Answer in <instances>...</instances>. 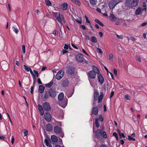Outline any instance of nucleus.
I'll return each instance as SVG.
<instances>
[{
  "label": "nucleus",
  "mask_w": 147,
  "mask_h": 147,
  "mask_svg": "<svg viewBox=\"0 0 147 147\" xmlns=\"http://www.w3.org/2000/svg\"><path fill=\"white\" fill-rule=\"evenodd\" d=\"M114 92L113 91H112L111 92V94H110V98H111L114 95Z\"/></svg>",
  "instance_id": "nucleus-55"
},
{
  "label": "nucleus",
  "mask_w": 147,
  "mask_h": 147,
  "mask_svg": "<svg viewBox=\"0 0 147 147\" xmlns=\"http://www.w3.org/2000/svg\"><path fill=\"white\" fill-rule=\"evenodd\" d=\"M14 138L13 136H12V138L11 140V142L12 144H14Z\"/></svg>",
  "instance_id": "nucleus-62"
},
{
  "label": "nucleus",
  "mask_w": 147,
  "mask_h": 147,
  "mask_svg": "<svg viewBox=\"0 0 147 147\" xmlns=\"http://www.w3.org/2000/svg\"><path fill=\"white\" fill-rule=\"evenodd\" d=\"M68 52L67 51H66L65 50H62V53L63 54H65Z\"/></svg>",
  "instance_id": "nucleus-64"
},
{
  "label": "nucleus",
  "mask_w": 147,
  "mask_h": 147,
  "mask_svg": "<svg viewBox=\"0 0 147 147\" xmlns=\"http://www.w3.org/2000/svg\"><path fill=\"white\" fill-rule=\"evenodd\" d=\"M69 45H67L65 44L64 47V48L65 49H67L68 48Z\"/></svg>",
  "instance_id": "nucleus-57"
},
{
  "label": "nucleus",
  "mask_w": 147,
  "mask_h": 147,
  "mask_svg": "<svg viewBox=\"0 0 147 147\" xmlns=\"http://www.w3.org/2000/svg\"><path fill=\"white\" fill-rule=\"evenodd\" d=\"M109 59L110 60H113V55L112 54H110L109 55Z\"/></svg>",
  "instance_id": "nucleus-49"
},
{
  "label": "nucleus",
  "mask_w": 147,
  "mask_h": 147,
  "mask_svg": "<svg viewBox=\"0 0 147 147\" xmlns=\"http://www.w3.org/2000/svg\"><path fill=\"white\" fill-rule=\"evenodd\" d=\"M72 2L74 3L77 5L80 6L81 3L79 0H71Z\"/></svg>",
  "instance_id": "nucleus-30"
},
{
  "label": "nucleus",
  "mask_w": 147,
  "mask_h": 147,
  "mask_svg": "<svg viewBox=\"0 0 147 147\" xmlns=\"http://www.w3.org/2000/svg\"><path fill=\"white\" fill-rule=\"evenodd\" d=\"M50 97V96L48 90L45 91V94L44 97L45 100H46L49 98Z\"/></svg>",
  "instance_id": "nucleus-20"
},
{
  "label": "nucleus",
  "mask_w": 147,
  "mask_h": 147,
  "mask_svg": "<svg viewBox=\"0 0 147 147\" xmlns=\"http://www.w3.org/2000/svg\"><path fill=\"white\" fill-rule=\"evenodd\" d=\"M45 89V87L43 85H40L38 87V92L40 93H42Z\"/></svg>",
  "instance_id": "nucleus-21"
},
{
  "label": "nucleus",
  "mask_w": 147,
  "mask_h": 147,
  "mask_svg": "<svg viewBox=\"0 0 147 147\" xmlns=\"http://www.w3.org/2000/svg\"><path fill=\"white\" fill-rule=\"evenodd\" d=\"M142 13L141 8L140 7H139L136 11L135 14L136 15H138L141 14Z\"/></svg>",
  "instance_id": "nucleus-24"
},
{
  "label": "nucleus",
  "mask_w": 147,
  "mask_h": 147,
  "mask_svg": "<svg viewBox=\"0 0 147 147\" xmlns=\"http://www.w3.org/2000/svg\"><path fill=\"white\" fill-rule=\"evenodd\" d=\"M95 68L97 70L96 72L94 70H91L88 71V77H90L91 79H94L96 76V73H98L99 72V70L97 68L95 67Z\"/></svg>",
  "instance_id": "nucleus-4"
},
{
  "label": "nucleus",
  "mask_w": 147,
  "mask_h": 147,
  "mask_svg": "<svg viewBox=\"0 0 147 147\" xmlns=\"http://www.w3.org/2000/svg\"><path fill=\"white\" fill-rule=\"evenodd\" d=\"M96 137L98 139H99L102 137L104 138H107V135L106 131H102V130L98 129L95 132Z\"/></svg>",
  "instance_id": "nucleus-2"
},
{
  "label": "nucleus",
  "mask_w": 147,
  "mask_h": 147,
  "mask_svg": "<svg viewBox=\"0 0 147 147\" xmlns=\"http://www.w3.org/2000/svg\"><path fill=\"white\" fill-rule=\"evenodd\" d=\"M50 97L53 98L57 95L56 90L54 89L51 88L49 90H48Z\"/></svg>",
  "instance_id": "nucleus-10"
},
{
  "label": "nucleus",
  "mask_w": 147,
  "mask_h": 147,
  "mask_svg": "<svg viewBox=\"0 0 147 147\" xmlns=\"http://www.w3.org/2000/svg\"><path fill=\"white\" fill-rule=\"evenodd\" d=\"M116 36L119 38L120 39H122L123 38V36L122 35H120V36H119V35H117V34H115Z\"/></svg>",
  "instance_id": "nucleus-44"
},
{
  "label": "nucleus",
  "mask_w": 147,
  "mask_h": 147,
  "mask_svg": "<svg viewBox=\"0 0 147 147\" xmlns=\"http://www.w3.org/2000/svg\"><path fill=\"white\" fill-rule=\"evenodd\" d=\"M33 72L35 74L36 77H38L39 76V75L38 71L34 69L33 70Z\"/></svg>",
  "instance_id": "nucleus-46"
},
{
  "label": "nucleus",
  "mask_w": 147,
  "mask_h": 147,
  "mask_svg": "<svg viewBox=\"0 0 147 147\" xmlns=\"http://www.w3.org/2000/svg\"><path fill=\"white\" fill-rule=\"evenodd\" d=\"M32 77L33 80V84H34L36 81V78L35 75L32 76Z\"/></svg>",
  "instance_id": "nucleus-53"
},
{
  "label": "nucleus",
  "mask_w": 147,
  "mask_h": 147,
  "mask_svg": "<svg viewBox=\"0 0 147 147\" xmlns=\"http://www.w3.org/2000/svg\"><path fill=\"white\" fill-rule=\"evenodd\" d=\"M91 41L93 42L96 43L97 42V40L95 36H92L91 38Z\"/></svg>",
  "instance_id": "nucleus-31"
},
{
  "label": "nucleus",
  "mask_w": 147,
  "mask_h": 147,
  "mask_svg": "<svg viewBox=\"0 0 147 147\" xmlns=\"http://www.w3.org/2000/svg\"><path fill=\"white\" fill-rule=\"evenodd\" d=\"M58 33V31L56 30H54L53 32V34L55 35H57Z\"/></svg>",
  "instance_id": "nucleus-48"
},
{
  "label": "nucleus",
  "mask_w": 147,
  "mask_h": 147,
  "mask_svg": "<svg viewBox=\"0 0 147 147\" xmlns=\"http://www.w3.org/2000/svg\"><path fill=\"white\" fill-rule=\"evenodd\" d=\"M139 0H126L125 5L128 7H135L138 4Z\"/></svg>",
  "instance_id": "nucleus-1"
},
{
  "label": "nucleus",
  "mask_w": 147,
  "mask_h": 147,
  "mask_svg": "<svg viewBox=\"0 0 147 147\" xmlns=\"http://www.w3.org/2000/svg\"><path fill=\"white\" fill-rule=\"evenodd\" d=\"M97 78L99 82L101 84H103L104 82V79L102 75L99 73L97 75Z\"/></svg>",
  "instance_id": "nucleus-13"
},
{
  "label": "nucleus",
  "mask_w": 147,
  "mask_h": 147,
  "mask_svg": "<svg viewBox=\"0 0 147 147\" xmlns=\"http://www.w3.org/2000/svg\"><path fill=\"white\" fill-rule=\"evenodd\" d=\"M46 130L48 131H51L53 129V127L51 124L48 123L46 125Z\"/></svg>",
  "instance_id": "nucleus-19"
},
{
  "label": "nucleus",
  "mask_w": 147,
  "mask_h": 147,
  "mask_svg": "<svg viewBox=\"0 0 147 147\" xmlns=\"http://www.w3.org/2000/svg\"><path fill=\"white\" fill-rule=\"evenodd\" d=\"M42 107L45 111L47 112L49 111L51 109L49 103L46 102L43 103Z\"/></svg>",
  "instance_id": "nucleus-9"
},
{
  "label": "nucleus",
  "mask_w": 147,
  "mask_h": 147,
  "mask_svg": "<svg viewBox=\"0 0 147 147\" xmlns=\"http://www.w3.org/2000/svg\"><path fill=\"white\" fill-rule=\"evenodd\" d=\"M51 141L54 142H57L58 141L57 137L55 135H53L51 136Z\"/></svg>",
  "instance_id": "nucleus-22"
},
{
  "label": "nucleus",
  "mask_w": 147,
  "mask_h": 147,
  "mask_svg": "<svg viewBox=\"0 0 147 147\" xmlns=\"http://www.w3.org/2000/svg\"><path fill=\"white\" fill-rule=\"evenodd\" d=\"M122 1V0H112L109 3V6L111 9H113L118 4Z\"/></svg>",
  "instance_id": "nucleus-3"
},
{
  "label": "nucleus",
  "mask_w": 147,
  "mask_h": 147,
  "mask_svg": "<svg viewBox=\"0 0 147 147\" xmlns=\"http://www.w3.org/2000/svg\"><path fill=\"white\" fill-rule=\"evenodd\" d=\"M97 51L99 53H103V52L101 49L98 48H97Z\"/></svg>",
  "instance_id": "nucleus-45"
},
{
  "label": "nucleus",
  "mask_w": 147,
  "mask_h": 147,
  "mask_svg": "<svg viewBox=\"0 0 147 147\" xmlns=\"http://www.w3.org/2000/svg\"><path fill=\"white\" fill-rule=\"evenodd\" d=\"M113 72H114V74L115 75L117 76V70L115 69H113Z\"/></svg>",
  "instance_id": "nucleus-59"
},
{
  "label": "nucleus",
  "mask_w": 147,
  "mask_h": 147,
  "mask_svg": "<svg viewBox=\"0 0 147 147\" xmlns=\"http://www.w3.org/2000/svg\"><path fill=\"white\" fill-rule=\"evenodd\" d=\"M98 109L97 106L96 105L95 107L93 106L92 109V113L94 115H96L98 114Z\"/></svg>",
  "instance_id": "nucleus-15"
},
{
  "label": "nucleus",
  "mask_w": 147,
  "mask_h": 147,
  "mask_svg": "<svg viewBox=\"0 0 147 147\" xmlns=\"http://www.w3.org/2000/svg\"><path fill=\"white\" fill-rule=\"evenodd\" d=\"M128 139L129 141H134L135 140V139L134 138H133L131 136H128Z\"/></svg>",
  "instance_id": "nucleus-35"
},
{
  "label": "nucleus",
  "mask_w": 147,
  "mask_h": 147,
  "mask_svg": "<svg viewBox=\"0 0 147 147\" xmlns=\"http://www.w3.org/2000/svg\"><path fill=\"white\" fill-rule=\"evenodd\" d=\"M94 20L95 22L98 24L100 22V21L99 20L97 19H95Z\"/></svg>",
  "instance_id": "nucleus-63"
},
{
  "label": "nucleus",
  "mask_w": 147,
  "mask_h": 147,
  "mask_svg": "<svg viewBox=\"0 0 147 147\" xmlns=\"http://www.w3.org/2000/svg\"><path fill=\"white\" fill-rule=\"evenodd\" d=\"M76 21L78 24H82V21L81 18H80L79 19H77L76 20Z\"/></svg>",
  "instance_id": "nucleus-40"
},
{
  "label": "nucleus",
  "mask_w": 147,
  "mask_h": 147,
  "mask_svg": "<svg viewBox=\"0 0 147 147\" xmlns=\"http://www.w3.org/2000/svg\"><path fill=\"white\" fill-rule=\"evenodd\" d=\"M45 120L48 122H50L51 120V114L48 113H45L44 115Z\"/></svg>",
  "instance_id": "nucleus-11"
},
{
  "label": "nucleus",
  "mask_w": 147,
  "mask_h": 147,
  "mask_svg": "<svg viewBox=\"0 0 147 147\" xmlns=\"http://www.w3.org/2000/svg\"><path fill=\"white\" fill-rule=\"evenodd\" d=\"M1 67L4 71L6 70L7 68V64L6 61H3L1 63Z\"/></svg>",
  "instance_id": "nucleus-14"
},
{
  "label": "nucleus",
  "mask_w": 147,
  "mask_h": 147,
  "mask_svg": "<svg viewBox=\"0 0 147 147\" xmlns=\"http://www.w3.org/2000/svg\"><path fill=\"white\" fill-rule=\"evenodd\" d=\"M119 135V138L120 139L122 137L125 138V136L123 133H121Z\"/></svg>",
  "instance_id": "nucleus-43"
},
{
  "label": "nucleus",
  "mask_w": 147,
  "mask_h": 147,
  "mask_svg": "<svg viewBox=\"0 0 147 147\" xmlns=\"http://www.w3.org/2000/svg\"><path fill=\"white\" fill-rule=\"evenodd\" d=\"M44 143L45 145L47 146H49V142L47 139H45L44 141Z\"/></svg>",
  "instance_id": "nucleus-39"
},
{
  "label": "nucleus",
  "mask_w": 147,
  "mask_h": 147,
  "mask_svg": "<svg viewBox=\"0 0 147 147\" xmlns=\"http://www.w3.org/2000/svg\"><path fill=\"white\" fill-rule=\"evenodd\" d=\"M22 49L23 53H24L26 52V47L25 45H23L22 46Z\"/></svg>",
  "instance_id": "nucleus-42"
},
{
  "label": "nucleus",
  "mask_w": 147,
  "mask_h": 147,
  "mask_svg": "<svg viewBox=\"0 0 147 147\" xmlns=\"http://www.w3.org/2000/svg\"><path fill=\"white\" fill-rule=\"evenodd\" d=\"M69 81L67 79H63L61 81V85L63 87H66L69 85Z\"/></svg>",
  "instance_id": "nucleus-12"
},
{
  "label": "nucleus",
  "mask_w": 147,
  "mask_h": 147,
  "mask_svg": "<svg viewBox=\"0 0 147 147\" xmlns=\"http://www.w3.org/2000/svg\"><path fill=\"white\" fill-rule=\"evenodd\" d=\"M99 119L98 118H96L95 119V124L97 128H98L100 127V123L98 121Z\"/></svg>",
  "instance_id": "nucleus-28"
},
{
  "label": "nucleus",
  "mask_w": 147,
  "mask_h": 147,
  "mask_svg": "<svg viewBox=\"0 0 147 147\" xmlns=\"http://www.w3.org/2000/svg\"><path fill=\"white\" fill-rule=\"evenodd\" d=\"M136 60H137L138 61H139L140 62H141V59L140 57L139 56H137L136 57Z\"/></svg>",
  "instance_id": "nucleus-54"
},
{
  "label": "nucleus",
  "mask_w": 147,
  "mask_h": 147,
  "mask_svg": "<svg viewBox=\"0 0 147 147\" xmlns=\"http://www.w3.org/2000/svg\"><path fill=\"white\" fill-rule=\"evenodd\" d=\"M52 15L56 18L57 21L59 22V25H60L61 28H62V23L61 18L59 13H53Z\"/></svg>",
  "instance_id": "nucleus-5"
},
{
  "label": "nucleus",
  "mask_w": 147,
  "mask_h": 147,
  "mask_svg": "<svg viewBox=\"0 0 147 147\" xmlns=\"http://www.w3.org/2000/svg\"><path fill=\"white\" fill-rule=\"evenodd\" d=\"M90 4L92 5H94L96 4L97 2L96 0H90Z\"/></svg>",
  "instance_id": "nucleus-33"
},
{
  "label": "nucleus",
  "mask_w": 147,
  "mask_h": 147,
  "mask_svg": "<svg viewBox=\"0 0 147 147\" xmlns=\"http://www.w3.org/2000/svg\"><path fill=\"white\" fill-rule=\"evenodd\" d=\"M37 107L38 111L40 113L41 115H43L44 114V111L43 109V107L41 105L38 104L37 105Z\"/></svg>",
  "instance_id": "nucleus-17"
},
{
  "label": "nucleus",
  "mask_w": 147,
  "mask_h": 147,
  "mask_svg": "<svg viewBox=\"0 0 147 147\" xmlns=\"http://www.w3.org/2000/svg\"><path fill=\"white\" fill-rule=\"evenodd\" d=\"M104 94L102 92L100 93V96L98 97V103L100 102L103 97Z\"/></svg>",
  "instance_id": "nucleus-23"
},
{
  "label": "nucleus",
  "mask_w": 147,
  "mask_h": 147,
  "mask_svg": "<svg viewBox=\"0 0 147 147\" xmlns=\"http://www.w3.org/2000/svg\"><path fill=\"white\" fill-rule=\"evenodd\" d=\"M22 132L24 134V136H26L28 133V131L26 129H24L22 130Z\"/></svg>",
  "instance_id": "nucleus-34"
},
{
  "label": "nucleus",
  "mask_w": 147,
  "mask_h": 147,
  "mask_svg": "<svg viewBox=\"0 0 147 147\" xmlns=\"http://www.w3.org/2000/svg\"><path fill=\"white\" fill-rule=\"evenodd\" d=\"M37 82L39 84H42V82L41 81V80H40V79L39 78H38V79Z\"/></svg>",
  "instance_id": "nucleus-60"
},
{
  "label": "nucleus",
  "mask_w": 147,
  "mask_h": 147,
  "mask_svg": "<svg viewBox=\"0 0 147 147\" xmlns=\"http://www.w3.org/2000/svg\"><path fill=\"white\" fill-rule=\"evenodd\" d=\"M67 8V4L66 3H64L61 6V9L63 10H66Z\"/></svg>",
  "instance_id": "nucleus-26"
},
{
  "label": "nucleus",
  "mask_w": 147,
  "mask_h": 147,
  "mask_svg": "<svg viewBox=\"0 0 147 147\" xmlns=\"http://www.w3.org/2000/svg\"><path fill=\"white\" fill-rule=\"evenodd\" d=\"M85 18L86 20V23H88L90 26V27L91 28H92V26L90 24V21L89 20L88 18L86 16H85Z\"/></svg>",
  "instance_id": "nucleus-36"
},
{
  "label": "nucleus",
  "mask_w": 147,
  "mask_h": 147,
  "mask_svg": "<svg viewBox=\"0 0 147 147\" xmlns=\"http://www.w3.org/2000/svg\"><path fill=\"white\" fill-rule=\"evenodd\" d=\"M84 58L82 54L79 53L76 56V59L77 62L81 63L83 61Z\"/></svg>",
  "instance_id": "nucleus-8"
},
{
  "label": "nucleus",
  "mask_w": 147,
  "mask_h": 147,
  "mask_svg": "<svg viewBox=\"0 0 147 147\" xmlns=\"http://www.w3.org/2000/svg\"><path fill=\"white\" fill-rule=\"evenodd\" d=\"M82 52L86 54L88 56V54L86 51L84 49H82Z\"/></svg>",
  "instance_id": "nucleus-58"
},
{
  "label": "nucleus",
  "mask_w": 147,
  "mask_h": 147,
  "mask_svg": "<svg viewBox=\"0 0 147 147\" xmlns=\"http://www.w3.org/2000/svg\"><path fill=\"white\" fill-rule=\"evenodd\" d=\"M23 68L24 69L25 71L27 72H28L31 69L30 67H28L26 66L25 65H23Z\"/></svg>",
  "instance_id": "nucleus-32"
},
{
  "label": "nucleus",
  "mask_w": 147,
  "mask_h": 147,
  "mask_svg": "<svg viewBox=\"0 0 147 147\" xmlns=\"http://www.w3.org/2000/svg\"><path fill=\"white\" fill-rule=\"evenodd\" d=\"M64 94L63 92H62L60 93L58 96V100L59 101H62L64 98Z\"/></svg>",
  "instance_id": "nucleus-25"
},
{
  "label": "nucleus",
  "mask_w": 147,
  "mask_h": 147,
  "mask_svg": "<svg viewBox=\"0 0 147 147\" xmlns=\"http://www.w3.org/2000/svg\"><path fill=\"white\" fill-rule=\"evenodd\" d=\"M99 119L100 121L102 122L103 121V118L102 116V115H100L99 117Z\"/></svg>",
  "instance_id": "nucleus-41"
},
{
  "label": "nucleus",
  "mask_w": 147,
  "mask_h": 147,
  "mask_svg": "<svg viewBox=\"0 0 147 147\" xmlns=\"http://www.w3.org/2000/svg\"><path fill=\"white\" fill-rule=\"evenodd\" d=\"M125 98L127 100H130V97L129 95L128 94H126L125 96Z\"/></svg>",
  "instance_id": "nucleus-47"
},
{
  "label": "nucleus",
  "mask_w": 147,
  "mask_h": 147,
  "mask_svg": "<svg viewBox=\"0 0 147 147\" xmlns=\"http://www.w3.org/2000/svg\"><path fill=\"white\" fill-rule=\"evenodd\" d=\"M113 135L115 137L116 140L118 141V137L117 134L115 132H114L113 133Z\"/></svg>",
  "instance_id": "nucleus-38"
},
{
  "label": "nucleus",
  "mask_w": 147,
  "mask_h": 147,
  "mask_svg": "<svg viewBox=\"0 0 147 147\" xmlns=\"http://www.w3.org/2000/svg\"><path fill=\"white\" fill-rule=\"evenodd\" d=\"M99 95V92L97 90H94V101H96L98 100V97Z\"/></svg>",
  "instance_id": "nucleus-16"
},
{
  "label": "nucleus",
  "mask_w": 147,
  "mask_h": 147,
  "mask_svg": "<svg viewBox=\"0 0 147 147\" xmlns=\"http://www.w3.org/2000/svg\"><path fill=\"white\" fill-rule=\"evenodd\" d=\"M53 81L52 80L49 83L45 84V86L46 87L50 88L53 85Z\"/></svg>",
  "instance_id": "nucleus-29"
},
{
  "label": "nucleus",
  "mask_w": 147,
  "mask_h": 147,
  "mask_svg": "<svg viewBox=\"0 0 147 147\" xmlns=\"http://www.w3.org/2000/svg\"><path fill=\"white\" fill-rule=\"evenodd\" d=\"M54 132L57 134H59L62 131L61 129L58 126H55L54 128Z\"/></svg>",
  "instance_id": "nucleus-18"
},
{
  "label": "nucleus",
  "mask_w": 147,
  "mask_h": 147,
  "mask_svg": "<svg viewBox=\"0 0 147 147\" xmlns=\"http://www.w3.org/2000/svg\"><path fill=\"white\" fill-rule=\"evenodd\" d=\"M71 45H72V47H73L75 49H78V48L73 43H71Z\"/></svg>",
  "instance_id": "nucleus-50"
},
{
  "label": "nucleus",
  "mask_w": 147,
  "mask_h": 147,
  "mask_svg": "<svg viewBox=\"0 0 147 147\" xmlns=\"http://www.w3.org/2000/svg\"><path fill=\"white\" fill-rule=\"evenodd\" d=\"M120 143H121V145H123L124 144L125 142L123 139H121L120 140Z\"/></svg>",
  "instance_id": "nucleus-61"
},
{
  "label": "nucleus",
  "mask_w": 147,
  "mask_h": 147,
  "mask_svg": "<svg viewBox=\"0 0 147 147\" xmlns=\"http://www.w3.org/2000/svg\"><path fill=\"white\" fill-rule=\"evenodd\" d=\"M34 87L33 86H31L30 88L31 91L30 93L31 94H32L34 92Z\"/></svg>",
  "instance_id": "nucleus-52"
},
{
  "label": "nucleus",
  "mask_w": 147,
  "mask_h": 147,
  "mask_svg": "<svg viewBox=\"0 0 147 147\" xmlns=\"http://www.w3.org/2000/svg\"><path fill=\"white\" fill-rule=\"evenodd\" d=\"M110 20L111 21H113L116 20L115 17L113 15V13L111 14V16L109 17Z\"/></svg>",
  "instance_id": "nucleus-27"
},
{
  "label": "nucleus",
  "mask_w": 147,
  "mask_h": 147,
  "mask_svg": "<svg viewBox=\"0 0 147 147\" xmlns=\"http://www.w3.org/2000/svg\"><path fill=\"white\" fill-rule=\"evenodd\" d=\"M64 74V72L63 70L59 71L57 73L56 76V79L58 80H60L63 77Z\"/></svg>",
  "instance_id": "nucleus-7"
},
{
  "label": "nucleus",
  "mask_w": 147,
  "mask_h": 147,
  "mask_svg": "<svg viewBox=\"0 0 147 147\" xmlns=\"http://www.w3.org/2000/svg\"><path fill=\"white\" fill-rule=\"evenodd\" d=\"M59 134H60V136L62 138H63V137L64 135L62 131L60 133H59Z\"/></svg>",
  "instance_id": "nucleus-56"
},
{
  "label": "nucleus",
  "mask_w": 147,
  "mask_h": 147,
  "mask_svg": "<svg viewBox=\"0 0 147 147\" xmlns=\"http://www.w3.org/2000/svg\"><path fill=\"white\" fill-rule=\"evenodd\" d=\"M45 1L47 5L50 6L51 5V3L49 0H45Z\"/></svg>",
  "instance_id": "nucleus-37"
},
{
  "label": "nucleus",
  "mask_w": 147,
  "mask_h": 147,
  "mask_svg": "<svg viewBox=\"0 0 147 147\" xmlns=\"http://www.w3.org/2000/svg\"><path fill=\"white\" fill-rule=\"evenodd\" d=\"M75 68L72 66H69L67 68V72L68 75H72L75 74Z\"/></svg>",
  "instance_id": "nucleus-6"
},
{
  "label": "nucleus",
  "mask_w": 147,
  "mask_h": 147,
  "mask_svg": "<svg viewBox=\"0 0 147 147\" xmlns=\"http://www.w3.org/2000/svg\"><path fill=\"white\" fill-rule=\"evenodd\" d=\"M13 30L16 34H17L19 32L17 28H13Z\"/></svg>",
  "instance_id": "nucleus-51"
}]
</instances>
